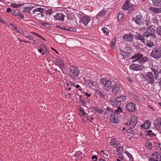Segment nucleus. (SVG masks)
Instances as JSON below:
<instances>
[{
	"label": "nucleus",
	"mask_w": 161,
	"mask_h": 161,
	"mask_svg": "<svg viewBox=\"0 0 161 161\" xmlns=\"http://www.w3.org/2000/svg\"><path fill=\"white\" fill-rule=\"evenodd\" d=\"M44 15L43 14V12H40L39 14H37L36 15V17L39 19L42 18L44 17Z\"/></svg>",
	"instance_id": "obj_40"
},
{
	"label": "nucleus",
	"mask_w": 161,
	"mask_h": 161,
	"mask_svg": "<svg viewBox=\"0 0 161 161\" xmlns=\"http://www.w3.org/2000/svg\"><path fill=\"white\" fill-rule=\"evenodd\" d=\"M148 9L151 11L153 13L155 14H158L161 12V8H154L150 7L148 8Z\"/></svg>",
	"instance_id": "obj_20"
},
{
	"label": "nucleus",
	"mask_w": 161,
	"mask_h": 161,
	"mask_svg": "<svg viewBox=\"0 0 161 161\" xmlns=\"http://www.w3.org/2000/svg\"><path fill=\"white\" fill-rule=\"evenodd\" d=\"M134 6L133 4L130 3L129 1H127L125 2V4L122 7V8L123 10H128L130 12H131L134 10Z\"/></svg>",
	"instance_id": "obj_9"
},
{
	"label": "nucleus",
	"mask_w": 161,
	"mask_h": 161,
	"mask_svg": "<svg viewBox=\"0 0 161 161\" xmlns=\"http://www.w3.org/2000/svg\"><path fill=\"white\" fill-rule=\"evenodd\" d=\"M68 31H74L75 32V31L76 29H73V28H68Z\"/></svg>",
	"instance_id": "obj_58"
},
{
	"label": "nucleus",
	"mask_w": 161,
	"mask_h": 161,
	"mask_svg": "<svg viewBox=\"0 0 161 161\" xmlns=\"http://www.w3.org/2000/svg\"><path fill=\"white\" fill-rule=\"evenodd\" d=\"M44 9L41 8H36L33 10V13L37 15L38 14H39L40 12H43Z\"/></svg>",
	"instance_id": "obj_23"
},
{
	"label": "nucleus",
	"mask_w": 161,
	"mask_h": 161,
	"mask_svg": "<svg viewBox=\"0 0 161 161\" xmlns=\"http://www.w3.org/2000/svg\"><path fill=\"white\" fill-rule=\"evenodd\" d=\"M110 144L111 145L116 147L118 146L119 143L116 141L115 139L113 138L111 140Z\"/></svg>",
	"instance_id": "obj_24"
},
{
	"label": "nucleus",
	"mask_w": 161,
	"mask_h": 161,
	"mask_svg": "<svg viewBox=\"0 0 161 161\" xmlns=\"http://www.w3.org/2000/svg\"><path fill=\"white\" fill-rule=\"evenodd\" d=\"M95 92L103 98H104L105 97V95L103 94V92H101L99 89H96L95 90Z\"/></svg>",
	"instance_id": "obj_31"
},
{
	"label": "nucleus",
	"mask_w": 161,
	"mask_h": 161,
	"mask_svg": "<svg viewBox=\"0 0 161 161\" xmlns=\"http://www.w3.org/2000/svg\"><path fill=\"white\" fill-rule=\"evenodd\" d=\"M11 13H12V14H14V15H16V16L18 15V14H19V13H18V12H16L14 10H11Z\"/></svg>",
	"instance_id": "obj_54"
},
{
	"label": "nucleus",
	"mask_w": 161,
	"mask_h": 161,
	"mask_svg": "<svg viewBox=\"0 0 161 161\" xmlns=\"http://www.w3.org/2000/svg\"><path fill=\"white\" fill-rule=\"evenodd\" d=\"M26 37V38H28V39H29V40H32L33 38V37L31 36H27Z\"/></svg>",
	"instance_id": "obj_60"
},
{
	"label": "nucleus",
	"mask_w": 161,
	"mask_h": 161,
	"mask_svg": "<svg viewBox=\"0 0 161 161\" xmlns=\"http://www.w3.org/2000/svg\"><path fill=\"white\" fill-rule=\"evenodd\" d=\"M93 108L97 112L99 113L100 114H101L103 112V110L99 109L96 107H94Z\"/></svg>",
	"instance_id": "obj_41"
},
{
	"label": "nucleus",
	"mask_w": 161,
	"mask_h": 161,
	"mask_svg": "<svg viewBox=\"0 0 161 161\" xmlns=\"http://www.w3.org/2000/svg\"><path fill=\"white\" fill-rule=\"evenodd\" d=\"M123 151V148L121 146L117 148V151L119 153H121Z\"/></svg>",
	"instance_id": "obj_42"
},
{
	"label": "nucleus",
	"mask_w": 161,
	"mask_h": 161,
	"mask_svg": "<svg viewBox=\"0 0 161 161\" xmlns=\"http://www.w3.org/2000/svg\"><path fill=\"white\" fill-rule=\"evenodd\" d=\"M109 119L111 122L114 123H118L119 122L118 118L116 117L114 114H112L109 116Z\"/></svg>",
	"instance_id": "obj_18"
},
{
	"label": "nucleus",
	"mask_w": 161,
	"mask_h": 161,
	"mask_svg": "<svg viewBox=\"0 0 161 161\" xmlns=\"http://www.w3.org/2000/svg\"><path fill=\"white\" fill-rule=\"evenodd\" d=\"M151 55L155 59H158L161 58V47L157 46L154 47L153 49Z\"/></svg>",
	"instance_id": "obj_4"
},
{
	"label": "nucleus",
	"mask_w": 161,
	"mask_h": 161,
	"mask_svg": "<svg viewBox=\"0 0 161 161\" xmlns=\"http://www.w3.org/2000/svg\"><path fill=\"white\" fill-rule=\"evenodd\" d=\"M133 50L130 47L125 46L122 47L120 50V53L121 55L125 57L128 58L131 56V53H132Z\"/></svg>",
	"instance_id": "obj_3"
},
{
	"label": "nucleus",
	"mask_w": 161,
	"mask_h": 161,
	"mask_svg": "<svg viewBox=\"0 0 161 161\" xmlns=\"http://www.w3.org/2000/svg\"><path fill=\"white\" fill-rule=\"evenodd\" d=\"M157 79L158 81V84L159 87L161 88V77H159Z\"/></svg>",
	"instance_id": "obj_50"
},
{
	"label": "nucleus",
	"mask_w": 161,
	"mask_h": 161,
	"mask_svg": "<svg viewBox=\"0 0 161 161\" xmlns=\"http://www.w3.org/2000/svg\"><path fill=\"white\" fill-rule=\"evenodd\" d=\"M117 18L119 20L122 21L124 18L123 13H119L117 16Z\"/></svg>",
	"instance_id": "obj_34"
},
{
	"label": "nucleus",
	"mask_w": 161,
	"mask_h": 161,
	"mask_svg": "<svg viewBox=\"0 0 161 161\" xmlns=\"http://www.w3.org/2000/svg\"><path fill=\"white\" fill-rule=\"evenodd\" d=\"M106 110L110 112L111 113H114L113 110V109L109 107H107L106 108Z\"/></svg>",
	"instance_id": "obj_52"
},
{
	"label": "nucleus",
	"mask_w": 161,
	"mask_h": 161,
	"mask_svg": "<svg viewBox=\"0 0 161 161\" xmlns=\"http://www.w3.org/2000/svg\"><path fill=\"white\" fill-rule=\"evenodd\" d=\"M39 24H40L44 26H46V25H48V24L45 23L41 20H39Z\"/></svg>",
	"instance_id": "obj_53"
},
{
	"label": "nucleus",
	"mask_w": 161,
	"mask_h": 161,
	"mask_svg": "<svg viewBox=\"0 0 161 161\" xmlns=\"http://www.w3.org/2000/svg\"><path fill=\"white\" fill-rule=\"evenodd\" d=\"M123 112V109L119 107H117V109H115L114 113L117 114H119Z\"/></svg>",
	"instance_id": "obj_32"
},
{
	"label": "nucleus",
	"mask_w": 161,
	"mask_h": 161,
	"mask_svg": "<svg viewBox=\"0 0 161 161\" xmlns=\"http://www.w3.org/2000/svg\"><path fill=\"white\" fill-rule=\"evenodd\" d=\"M126 153H127V156L128 158H129V159L130 161H132L133 160V158L131 155L129 153L125 151V152Z\"/></svg>",
	"instance_id": "obj_44"
},
{
	"label": "nucleus",
	"mask_w": 161,
	"mask_h": 161,
	"mask_svg": "<svg viewBox=\"0 0 161 161\" xmlns=\"http://www.w3.org/2000/svg\"><path fill=\"white\" fill-rule=\"evenodd\" d=\"M65 17V16L62 13H59L57 14L56 15L54 16L55 19L63 21L64 20V18Z\"/></svg>",
	"instance_id": "obj_21"
},
{
	"label": "nucleus",
	"mask_w": 161,
	"mask_h": 161,
	"mask_svg": "<svg viewBox=\"0 0 161 161\" xmlns=\"http://www.w3.org/2000/svg\"><path fill=\"white\" fill-rule=\"evenodd\" d=\"M11 6L13 8H17L19 6V5L12 3L11 4Z\"/></svg>",
	"instance_id": "obj_47"
},
{
	"label": "nucleus",
	"mask_w": 161,
	"mask_h": 161,
	"mask_svg": "<svg viewBox=\"0 0 161 161\" xmlns=\"http://www.w3.org/2000/svg\"><path fill=\"white\" fill-rule=\"evenodd\" d=\"M33 8V7H32L31 8L27 7H25V8L24 10L25 12L28 13L31 10V9L32 8Z\"/></svg>",
	"instance_id": "obj_45"
},
{
	"label": "nucleus",
	"mask_w": 161,
	"mask_h": 161,
	"mask_svg": "<svg viewBox=\"0 0 161 161\" xmlns=\"http://www.w3.org/2000/svg\"><path fill=\"white\" fill-rule=\"evenodd\" d=\"M153 33H151L150 36L151 37V39L153 40L156 39L157 37L156 35Z\"/></svg>",
	"instance_id": "obj_43"
},
{
	"label": "nucleus",
	"mask_w": 161,
	"mask_h": 161,
	"mask_svg": "<svg viewBox=\"0 0 161 161\" xmlns=\"http://www.w3.org/2000/svg\"><path fill=\"white\" fill-rule=\"evenodd\" d=\"M107 98L110 103L115 107H118L121 104V103H120L118 100L116 98L114 99L112 96L110 94H108L107 95Z\"/></svg>",
	"instance_id": "obj_5"
},
{
	"label": "nucleus",
	"mask_w": 161,
	"mask_h": 161,
	"mask_svg": "<svg viewBox=\"0 0 161 161\" xmlns=\"http://www.w3.org/2000/svg\"><path fill=\"white\" fill-rule=\"evenodd\" d=\"M154 128L159 130L160 129L161 125V119L158 118L157 119L153 122Z\"/></svg>",
	"instance_id": "obj_17"
},
{
	"label": "nucleus",
	"mask_w": 161,
	"mask_h": 161,
	"mask_svg": "<svg viewBox=\"0 0 161 161\" xmlns=\"http://www.w3.org/2000/svg\"><path fill=\"white\" fill-rule=\"evenodd\" d=\"M147 147L149 149H151L152 148V144L150 142H148L147 144Z\"/></svg>",
	"instance_id": "obj_49"
},
{
	"label": "nucleus",
	"mask_w": 161,
	"mask_h": 161,
	"mask_svg": "<svg viewBox=\"0 0 161 161\" xmlns=\"http://www.w3.org/2000/svg\"><path fill=\"white\" fill-rule=\"evenodd\" d=\"M112 89L113 93L117 95L121 92L122 88L119 85L116 84L112 86Z\"/></svg>",
	"instance_id": "obj_15"
},
{
	"label": "nucleus",
	"mask_w": 161,
	"mask_h": 161,
	"mask_svg": "<svg viewBox=\"0 0 161 161\" xmlns=\"http://www.w3.org/2000/svg\"><path fill=\"white\" fill-rule=\"evenodd\" d=\"M129 67L131 70L134 71H141L144 68V67L142 64L139 65L135 64H131Z\"/></svg>",
	"instance_id": "obj_11"
},
{
	"label": "nucleus",
	"mask_w": 161,
	"mask_h": 161,
	"mask_svg": "<svg viewBox=\"0 0 161 161\" xmlns=\"http://www.w3.org/2000/svg\"><path fill=\"white\" fill-rule=\"evenodd\" d=\"M126 108L128 111L131 112H134L136 109V105L131 102L127 103L126 105Z\"/></svg>",
	"instance_id": "obj_14"
},
{
	"label": "nucleus",
	"mask_w": 161,
	"mask_h": 161,
	"mask_svg": "<svg viewBox=\"0 0 161 161\" xmlns=\"http://www.w3.org/2000/svg\"><path fill=\"white\" fill-rule=\"evenodd\" d=\"M17 16H19V17L21 18H23L24 17V16L20 13H19L18 15Z\"/></svg>",
	"instance_id": "obj_61"
},
{
	"label": "nucleus",
	"mask_w": 161,
	"mask_h": 161,
	"mask_svg": "<svg viewBox=\"0 0 161 161\" xmlns=\"http://www.w3.org/2000/svg\"><path fill=\"white\" fill-rule=\"evenodd\" d=\"M69 70L72 74H70V77L73 78H75L78 76L79 72L77 67L72 66L70 67Z\"/></svg>",
	"instance_id": "obj_8"
},
{
	"label": "nucleus",
	"mask_w": 161,
	"mask_h": 161,
	"mask_svg": "<svg viewBox=\"0 0 161 161\" xmlns=\"http://www.w3.org/2000/svg\"><path fill=\"white\" fill-rule=\"evenodd\" d=\"M145 79L147 83L151 85H153L156 80L158 79L155 77V74L151 72H147L146 75Z\"/></svg>",
	"instance_id": "obj_2"
},
{
	"label": "nucleus",
	"mask_w": 161,
	"mask_h": 161,
	"mask_svg": "<svg viewBox=\"0 0 161 161\" xmlns=\"http://www.w3.org/2000/svg\"><path fill=\"white\" fill-rule=\"evenodd\" d=\"M115 39H113L111 42V45H110V47L111 48H113L114 47V43L115 42Z\"/></svg>",
	"instance_id": "obj_46"
},
{
	"label": "nucleus",
	"mask_w": 161,
	"mask_h": 161,
	"mask_svg": "<svg viewBox=\"0 0 161 161\" xmlns=\"http://www.w3.org/2000/svg\"><path fill=\"white\" fill-rule=\"evenodd\" d=\"M97 158L95 155H93L91 158V159L93 161H97Z\"/></svg>",
	"instance_id": "obj_51"
},
{
	"label": "nucleus",
	"mask_w": 161,
	"mask_h": 161,
	"mask_svg": "<svg viewBox=\"0 0 161 161\" xmlns=\"http://www.w3.org/2000/svg\"><path fill=\"white\" fill-rule=\"evenodd\" d=\"M42 46H43L44 47V49L43 50L44 51V52L46 53H47V52H48V50L46 47H45L44 45H42Z\"/></svg>",
	"instance_id": "obj_63"
},
{
	"label": "nucleus",
	"mask_w": 161,
	"mask_h": 161,
	"mask_svg": "<svg viewBox=\"0 0 161 161\" xmlns=\"http://www.w3.org/2000/svg\"><path fill=\"white\" fill-rule=\"evenodd\" d=\"M150 126V124L149 122H146L144 124H142L141 126L142 128L144 129H148L149 128Z\"/></svg>",
	"instance_id": "obj_25"
},
{
	"label": "nucleus",
	"mask_w": 161,
	"mask_h": 161,
	"mask_svg": "<svg viewBox=\"0 0 161 161\" xmlns=\"http://www.w3.org/2000/svg\"><path fill=\"white\" fill-rule=\"evenodd\" d=\"M147 28L150 31L151 33H154L156 30V27L154 25H151L150 26H148Z\"/></svg>",
	"instance_id": "obj_26"
},
{
	"label": "nucleus",
	"mask_w": 161,
	"mask_h": 161,
	"mask_svg": "<svg viewBox=\"0 0 161 161\" xmlns=\"http://www.w3.org/2000/svg\"><path fill=\"white\" fill-rule=\"evenodd\" d=\"M134 35L137 39L139 40L142 43L145 42V39L144 38L143 35H142L138 33L135 32Z\"/></svg>",
	"instance_id": "obj_19"
},
{
	"label": "nucleus",
	"mask_w": 161,
	"mask_h": 161,
	"mask_svg": "<svg viewBox=\"0 0 161 161\" xmlns=\"http://www.w3.org/2000/svg\"><path fill=\"white\" fill-rule=\"evenodd\" d=\"M153 4L158 7H161V0H151Z\"/></svg>",
	"instance_id": "obj_22"
},
{
	"label": "nucleus",
	"mask_w": 161,
	"mask_h": 161,
	"mask_svg": "<svg viewBox=\"0 0 161 161\" xmlns=\"http://www.w3.org/2000/svg\"><path fill=\"white\" fill-rule=\"evenodd\" d=\"M32 33H33V34H35L36 35V36H38L39 37H40L42 39H44V38L42 37L41 36L39 35L38 34L35 33L34 32H32Z\"/></svg>",
	"instance_id": "obj_62"
},
{
	"label": "nucleus",
	"mask_w": 161,
	"mask_h": 161,
	"mask_svg": "<svg viewBox=\"0 0 161 161\" xmlns=\"http://www.w3.org/2000/svg\"><path fill=\"white\" fill-rule=\"evenodd\" d=\"M137 123L133 122H131L130 121L129 123V126L130 128L132 129L136 126Z\"/></svg>",
	"instance_id": "obj_39"
},
{
	"label": "nucleus",
	"mask_w": 161,
	"mask_h": 161,
	"mask_svg": "<svg viewBox=\"0 0 161 161\" xmlns=\"http://www.w3.org/2000/svg\"><path fill=\"white\" fill-rule=\"evenodd\" d=\"M132 19L136 24L140 25L141 27V26L143 22L142 21L143 20V17L141 14L138 15L136 17H133Z\"/></svg>",
	"instance_id": "obj_12"
},
{
	"label": "nucleus",
	"mask_w": 161,
	"mask_h": 161,
	"mask_svg": "<svg viewBox=\"0 0 161 161\" xmlns=\"http://www.w3.org/2000/svg\"><path fill=\"white\" fill-rule=\"evenodd\" d=\"M15 30L16 32L19 34H21L22 33V30L18 27H17V28H16Z\"/></svg>",
	"instance_id": "obj_48"
},
{
	"label": "nucleus",
	"mask_w": 161,
	"mask_h": 161,
	"mask_svg": "<svg viewBox=\"0 0 161 161\" xmlns=\"http://www.w3.org/2000/svg\"><path fill=\"white\" fill-rule=\"evenodd\" d=\"M150 69L153 74H155V77L156 78L161 77V69L158 70L157 66H153L150 68Z\"/></svg>",
	"instance_id": "obj_10"
},
{
	"label": "nucleus",
	"mask_w": 161,
	"mask_h": 161,
	"mask_svg": "<svg viewBox=\"0 0 161 161\" xmlns=\"http://www.w3.org/2000/svg\"><path fill=\"white\" fill-rule=\"evenodd\" d=\"M149 58L147 56L143 57L142 54L138 53L131 57L130 59L133 63L137 61L140 63H143L147 62Z\"/></svg>",
	"instance_id": "obj_1"
},
{
	"label": "nucleus",
	"mask_w": 161,
	"mask_h": 161,
	"mask_svg": "<svg viewBox=\"0 0 161 161\" xmlns=\"http://www.w3.org/2000/svg\"><path fill=\"white\" fill-rule=\"evenodd\" d=\"M151 33L148 31H146L144 32L143 34V36L144 37H146L147 38H148L150 36Z\"/></svg>",
	"instance_id": "obj_36"
},
{
	"label": "nucleus",
	"mask_w": 161,
	"mask_h": 161,
	"mask_svg": "<svg viewBox=\"0 0 161 161\" xmlns=\"http://www.w3.org/2000/svg\"><path fill=\"white\" fill-rule=\"evenodd\" d=\"M102 30L104 33L105 34L106 36H107L108 35L109 31L107 28H103L102 29Z\"/></svg>",
	"instance_id": "obj_38"
},
{
	"label": "nucleus",
	"mask_w": 161,
	"mask_h": 161,
	"mask_svg": "<svg viewBox=\"0 0 161 161\" xmlns=\"http://www.w3.org/2000/svg\"><path fill=\"white\" fill-rule=\"evenodd\" d=\"M137 118L135 116H132L131 118L130 121L133 122H135L137 123Z\"/></svg>",
	"instance_id": "obj_37"
},
{
	"label": "nucleus",
	"mask_w": 161,
	"mask_h": 161,
	"mask_svg": "<svg viewBox=\"0 0 161 161\" xmlns=\"http://www.w3.org/2000/svg\"><path fill=\"white\" fill-rule=\"evenodd\" d=\"M56 63L58 64L60 67H63L64 64L63 61L60 59H57L56 60Z\"/></svg>",
	"instance_id": "obj_30"
},
{
	"label": "nucleus",
	"mask_w": 161,
	"mask_h": 161,
	"mask_svg": "<svg viewBox=\"0 0 161 161\" xmlns=\"http://www.w3.org/2000/svg\"><path fill=\"white\" fill-rule=\"evenodd\" d=\"M100 83L103 85V88L107 91H109L112 88L111 86V81L107 80L106 78L102 79L100 81Z\"/></svg>",
	"instance_id": "obj_6"
},
{
	"label": "nucleus",
	"mask_w": 161,
	"mask_h": 161,
	"mask_svg": "<svg viewBox=\"0 0 161 161\" xmlns=\"http://www.w3.org/2000/svg\"><path fill=\"white\" fill-rule=\"evenodd\" d=\"M80 21L85 25L86 28H90L93 25L92 22L88 17L84 16L80 19Z\"/></svg>",
	"instance_id": "obj_7"
},
{
	"label": "nucleus",
	"mask_w": 161,
	"mask_h": 161,
	"mask_svg": "<svg viewBox=\"0 0 161 161\" xmlns=\"http://www.w3.org/2000/svg\"><path fill=\"white\" fill-rule=\"evenodd\" d=\"M80 114H81L83 115V116H84L85 115V113L84 111H83V110L81 108H80Z\"/></svg>",
	"instance_id": "obj_55"
},
{
	"label": "nucleus",
	"mask_w": 161,
	"mask_h": 161,
	"mask_svg": "<svg viewBox=\"0 0 161 161\" xmlns=\"http://www.w3.org/2000/svg\"><path fill=\"white\" fill-rule=\"evenodd\" d=\"M161 156L160 153L156 152L150 157L149 161H159L160 160Z\"/></svg>",
	"instance_id": "obj_13"
},
{
	"label": "nucleus",
	"mask_w": 161,
	"mask_h": 161,
	"mask_svg": "<svg viewBox=\"0 0 161 161\" xmlns=\"http://www.w3.org/2000/svg\"><path fill=\"white\" fill-rule=\"evenodd\" d=\"M123 40L126 42H131L133 39V36L130 33L125 34L123 37Z\"/></svg>",
	"instance_id": "obj_16"
},
{
	"label": "nucleus",
	"mask_w": 161,
	"mask_h": 161,
	"mask_svg": "<svg viewBox=\"0 0 161 161\" xmlns=\"http://www.w3.org/2000/svg\"><path fill=\"white\" fill-rule=\"evenodd\" d=\"M116 98L120 103H121L122 102H123L126 100V97L125 96H122L120 97H118Z\"/></svg>",
	"instance_id": "obj_29"
},
{
	"label": "nucleus",
	"mask_w": 161,
	"mask_h": 161,
	"mask_svg": "<svg viewBox=\"0 0 161 161\" xmlns=\"http://www.w3.org/2000/svg\"><path fill=\"white\" fill-rule=\"evenodd\" d=\"M146 45L147 47L150 48L152 47L153 46H154V43L151 41H148L146 44Z\"/></svg>",
	"instance_id": "obj_33"
},
{
	"label": "nucleus",
	"mask_w": 161,
	"mask_h": 161,
	"mask_svg": "<svg viewBox=\"0 0 161 161\" xmlns=\"http://www.w3.org/2000/svg\"><path fill=\"white\" fill-rule=\"evenodd\" d=\"M46 13L47 14H51L52 13V11L50 10H48L46 11Z\"/></svg>",
	"instance_id": "obj_59"
},
{
	"label": "nucleus",
	"mask_w": 161,
	"mask_h": 161,
	"mask_svg": "<svg viewBox=\"0 0 161 161\" xmlns=\"http://www.w3.org/2000/svg\"><path fill=\"white\" fill-rule=\"evenodd\" d=\"M80 101L81 103H82L83 104H86V101L83 99H80Z\"/></svg>",
	"instance_id": "obj_56"
},
{
	"label": "nucleus",
	"mask_w": 161,
	"mask_h": 161,
	"mask_svg": "<svg viewBox=\"0 0 161 161\" xmlns=\"http://www.w3.org/2000/svg\"><path fill=\"white\" fill-rule=\"evenodd\" d=\"M84 93H85V95L87 97H90L91 96V94H88V93H87L86 92H84Z\"/></svg>",
	"instance_id": "obj_64"
},
{
	"label": "nucleus",
	"mask_w": 161,
	"mask_h": 161,
	"mask_svg": "<svg viewBox=\"0 0 161 161\" xmlns=\"http://www.w3.org/2000/svg\"><path fill=\"white\" fill-rule=\"evenodd\" d=\"M87 83H88V84H91V85H92V86H94L96 84V83L95 82H92L91 81H90V80H88V82H87Z\"/></svg>",
	"instance_id": "obj_57"
},
{
	"label": "nucleus",
	"mask_w": 161,
	"mask_h": 161,
	"mask_svg": "<svg viewBox=\"0 0 161 161\" xmlns=\"http://www.w3.org/2000/svg\"><path fill=\"white\" fill-rule=\"evenodd\" d=\"M150 22L148 20H146L144 22H143L142 25L141 26L142 29H144L146 28L147 25L149 26L150 25Z\"/></svg>",
	"instance_id": "obj_27"
},
{
	"label": "nucleus",
	"mask_w": 161,
	"mask_h": 161,
	"mask_svg": "<svg viewBox=\"0 0 161 161\" xmlns=\"http://www.w3.org/2000/svg\"><path fill=\"white\" fill-rule=\"evenodd\" d=\"M156 32L158 35L161 36V26L157 28Z\"/></svg>",
	"instance_id": "obj_35"
},
{
	"label": "nucleus",
	"mask_w": 161,
	"mask_h": 161,
	"mask_svg": "<svg viewBox=\"0 0 161 161\" xmlns=\"http://www.w3.org/2000/svg\"><path fill=\"white\" fill-rule=\"evenodd\" d=\"M106 12L104 11H101L96 16V18L97 19H99L101 17H103L105 15Z\"/></svg>",
	"instance_id": "obj_28"
}]
</instances>
